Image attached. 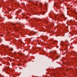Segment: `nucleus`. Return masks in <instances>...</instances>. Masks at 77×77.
Here are the masks:
<instances>
[{
  "label": "nucleus",
  "instance_id": "obj_27",
  "mask_svg": "<svg viewBox=\"0 0 77 77\" xmlns=\"http://www.w3.org/2000/svg\"><path fill=\"white\" fill-rule=\"evenodd\" d=\"M50 17H51V16H50V15L49 16Z\"/></svg>",
  "mask_w": 77,
  "mask_h": 77
},
{
  "label": "nucleus",
  "instance_id": "obj_1",
  "mask_svg": "<svg viewBox=\"0 0 77 77\" xmlns=\"http://www.w3.org/2000/svg\"><path fill=\"white\" fill-rule=\"evenodd\" d=\"M47 4L46 3L45 5V9H46V10H47Z\"/></svg>",
  "mask_w": 77,
  "mask_h": 77
},
{
  "label": "nucleus",
  "instance_id": "obj_4",
  "mask_svg": "<svg viewBox=\"0 0 77 77\" xmlns=\"http://www.w3.org/2000/svg\"><path fill=\"white\" fill-rule=\"evenodd\" d=\"M33 5H35V6H37V5H38V4L37 3H36V5H35V4L34 3H33Z\"/></svg>",
  "mask_w": 77,
  "mask_h": 77
},
{
  "label": "nucleus",
  "instance_id": "obj_24",
  "mask_svg": "<svg viewBox=\"0 0 77 77\" xmlns=\"http://www.w3.org/2000/svg\"><path fill=\"white\" fill-rule=\"evenodd\" d=\"M28 14L29 15H30V14H29V13H28Z\"/></svg>",
  "mask_w": 77,
  "mask_h": 77
},
{
  "label": "nucleus",
  "instance_id": "obj_34",
  "mask_svg": "<svg viewBox=\"0 0 77 77\" xmlns=\"http://www.w3.org/2000/svg\"><path fill=\"white\" fill-rule=\"evenodd\" d=\"M14 4H15V3H14Z\"/></svg>",
  "mask_w": 77,
  "mask_h": 77
},
{
  "label": "nucleus",
  "instance_id": "obj_6",
  "mask_svg": "<svg viewBox=\"0 0 77 77\" xmlns=\"http://www.w3.org/2000/svg\"><path fill=\"white\" fill-rule=\"evenodd\" d=\"M20 11H21V10H18V12H20Z\"/></svg>",
  "mask_w": 77,
  "mask_h": 77
},
{
  "label": "nucleus",
  "instance_id": "obj_22",
  "mask_svg": "<svg viewBox=\"0 0 77 77\" xmlns=\"http://www.w3.org/2000/svg\"><path fill=\"white\" fill-rule=\"evenodd\" d=\"M16 19H17V17H16Z\"/></svg>",
  "mask_w": 77,
  "mask_h": 77
},
{
  "label": "nucleus",
  "instance_id": "obj_10",
  "mask_svg": "<svg viewBox=\"0 0 77 77\" xmlns=\"http://www.w3.org/2000/svg\"><path fill=\"white\" fill-rule=\"evenodd\" d=\"M7 69H10V68L9 67H7Z\"/></svg>",
  "mask_w": 77,
  "mask_h": 77
},
{
  "label": "nucleus",
  "instance_id": "obj_26",
  "mask_svg": "<svg viewBox=\"0 0 77 77\" xmlns=\"http://www.w3.org/2000/svg\"><path fill=\"white\" fill-rule=\"evenodd\" d=\"M29 41H30L31 39H29Z\"/></svg>",
  "mask_w": 77,
  "mask_h": 77
},
{
  "label": "nucleus",
  "instance_id": "obj_20",
  "mask_svg": "<svg viewBox=\"0 0 77 77\" xmlns=\"http://www.w3.org/2000/svg\"><path fill=\"white\" fill-rule=\"evenodd\" d=\"M21 42L22 43H23V42H22V41H21Z\"/></svg>",
  "mask_w": 77,
  "mask_h": 77
},
{
  "label": "nucleus",
  "instance_id": "obj_5",
  "mask_svg": "<svg viewBox=\"0 0 77 77\" xmlns=\"http://www.w3.org/2000/svg\"><path fill=\"white\" fill-rule=\"evenodd\" d=\"M14 29H17V27L16 26H15L14 28Z\"/></svg>",
  "mask_w": 77,
  "mask_h": 77
},
{
  "label": "nucleus",
  "instance_id": "obj_28",
  "mask_svg": "<svg viewBox=\"0 0 77 77\" xmlns=\"http://www.w3.org/2000/svg\"><path fill=\"white\" fill-rule=\"evenodd\" d=\"M38 48V49H39V48Z\"/></svg>",
  "mask_w": 77,
  "mask_h": 77
},
{
  "label": "nucleus",
  "instance_id": "obj_3",
  "mask_svg": "<svg viewBox=\"0 0 77 77\" xmlns=\"http://www.w3.org/2000/svg\"><path fill=\"white\" fill-rule=\"evenodd\" d=\"M42 5L40 3V8H42Z\"/></svg>",
  "mask_w": 77,
  "mask_h": 77
},
{
  "label": "nucleus",
  "instance_id": "obj_8",
  "mask_svg": "<svg viewBox=\"0 0 77 77\" xmlns=\"http://www.w3.org/2000/svg\"><path fill=\"white\" fill-rule=\"evenodd\" d=\"M17 5L18 6H20V4H17Z\"/></svg>",
  "mask_w": 77,
  "mask_h": 77
},
{
  "label": "nucleus",
  "instance_id": "obj_2",
  "mask_svg": "<svg viewBox=\"0 0 77 77\" xmlns=\"http://www.w3.org/2000/svg\"><path fill=\"white\" fill-rule=\"evenodd\" d=\"M31 33L32 34V35H33V34H35V33H36V32H34L33 31H31Z\"/></svg>",
  "mask_w": 77,
  "mask_h": 77
},
{
  "label": "nucleus",
  "instance_id": "obj_21",
  "mask_svg": "<svg viewBox=\"0 0 77 77\" xmlns=\"http://www.w3.org/2000/svg\"><path fill=\"white\" fill-rule=\"evenodd\" d=\"M20 55H21V56H22V54H20Z\"/></svg>",
  "mask_w": 77,
  "mask_h": 77
},
{
  "label": "nucleus",
  "instance_id": "obj_23",
  "mask_svg": "<svg viewBox=\"0 0 77 77\" xmlns=\"http://www.w3.org/2000/svg\"><path fill=\"white\" fill-rule=\"evenodd\" d=\"M23 16H24V14H23Z\"/></svg>",
  "mask_w": 77,
  "mask_h": 77
},
{
  "label": "nucleus",
  "instance_id": "obj_7",
  "mask_svg": "<svg viewBox=\"0 0 77 77\" xmlns=\"http://www.w3.org/2000/svg\"><path fill=\"white\" fill-rule=\"evenodd\" d=\"M54 6H56V7H57V5H56L55 3H54Z\"/></svg>",
  "mask_w": 77,
  "mask_h": 77
},
{
  "label": "nucleus",
  "instance_id": "obj_15",
  "mask_svg": "<svg viewBox=\"0 0 77 77\" xmlns=\"http://www.w3.org/2000/svg\"><path fill=\"white\" fill-rule=\"evenodd\" d=\"M55 42H57V41H55Z\"/></svg>",
  "mask_w": 77,
  "mask_h": 77
},
{
  "label": "nucleus",
  "instance_id": "obj_19",
  "mask_svg": "<svg viewBox=\"0 0 77 77\" xmlns=\"http://www.w3.org/2000/svg\"><path fill=\"white\" fill-rule=\"evenodd\" d=\"M61 43H62V44H63V43L62 42H61Z\"/></svg>",
  "mask_w": 77,
  "mask_h": 77
},
{
  "label": "nucleus",
  "instance_id": "obj_32",
  "mask_svg": "<svg viewBox=\"0 0 77 77\" xmlns=\"http://www.w3.org/2000/svg\"><path fill=\"white\" fill-rule=\"evenodd\" d=\"M31 16H32V15H30Z\"/></svg>",
  "mask_w": 77,
  "mask_h": 77
},
{
  "label": "nucleus",
  "instance_id": "obj_29",
  "mask_svg": "<svg viewBox=\"0 0 77 77\" xmlns=\"http://www.w3.org/2000/svg\"><path fill=\"white\" fill-rule=\"evenodd\" d=\"M13 26H14V24H13Z\"/></svg>",
  "mask_w": 77,
  "mask_h": 77
},
{
  "label": "nucleus",
  "instance_id": "obj_12",
  "mask_svg": "<svg viewBox=\"0 0 77 77\" xmlns=\"http://www.w3.org/2000/svg\"><path fill=\"white\" fill-rule=\"evenodd\" d=\"M42 14H45V12L44 11H43V12H42Z\"/></svg>",
  "mask_w": 77,
  "mask_h": 77
},
{
  "label": "nucleus",
  "instance_id": "obj_11",
  "mask_svg": "<svg viewBox=\"0 0 77 77\" xmlns=\"http://www.w3.org/2000/svg\"><path fill=\"white\" fill-rule=\"evenodd\" d=\"M15 53H16L15 52H14V53L12 54H13V55L15 54Z\"/></svg>",
  "mask_w": 77,
  "mask_h": 77
},
{
  "label": "nucleus",
  "instance_id": "obj_31",
  "mask_svg": "<svg viewBox=\"0 0 77 77\" xmlns=\"http://www.w3.org/2000/svg\"><path fill=\"white\" fill-rule=\"evenodd\" d=\"M9 11H10V9H9Z\"/></svg>",
  "mask_w": 77,
  "mask_h": 77
},
{
  "label": "nucleus",
  "instance_id": "obj_13",
  "mask_svg": "<svg viewBox=\"0 0 77 77\" xmlns=\"http://www.w3.org/2000/svg\"><path fill=\"white\" fill-rule=\"evenodd\" d=\"M0 41L2 42V39L1 38H0Z\"/></svg>",
  "mask_w": 77,
  "mask_h": 77
},
{
  "label": "nucleus",
  "instance_id": "obj_18",
  "mask_svg": "<svg viewBox=\"0 0 77 77\" xmlns=\"http://www.w3.org/2000/svg\"><path fill=\"white\" fill-rule=\"evenodd\" d=\"M5 69H3V71H4L5 70Z\"/></svg>",
  "mask_w": 77,
  "mask_h": 77
},
{
  "label": "nucleus",
  "instance_id": "obj_14",
  "mask_svg": "<svg viewBox=\"0 0 77 77\" xmlns=\"http://www.w3.org/2000/svg\"><path fill=\"white\" fill-rule=\"evenodd\" d=\"M11 50L12 51V50H13V49H12V48H11Z\"/></svg>",
  "mask_w": 77,
  "mask_h": 77
},
{
  "label": "nucleus",
  "instance_id": "obj_25",
  "mask_svg": "<svg viewBox=\"0 0 77 77\" xmlns=\"http://www.w3.org/2000/svg\"><path fill=\"white\" fill-rule=\"evenodd\" d=\"M16 14H18V13H16Z\"/></svg>",
  "mask_w": 77,
  "mask_h": 77
},
{
  "label": "nucleus",
  "instance_id": "obj_16",
  "mask_svg": "<svg viewBox=\"0 0 77 77\" xmlns=\"http://www.w3.org/2000/svg\"><path fill=\"white\" fill-rule=\"evenodd\" d=\"M21 27L19 26V29H20V28H21Z\"/></svg>",
  "mask_w": 77,
  "mask_h": 77
},
{
  "label": "nucleus",
  "instance_id": "obj_30",
  "mask_svg": "<svg viewBox=\"0 0 77 77\" xmlns=\"http://www.w3.org/2000/svg\"><path fill=\"white\" fill-rule=\"evenodd\" d=\"M6 72V73H7V72Z\"/></svg>",
  "mask_w": 77,
  "mask_h": 77
},
{
  "label": "nucleus",
  "instance_id": "obj_9",
  "mask_svg": "<svg viewBox=\"0 0 77 77\" xmlns=\"http://www.w3.org/2000/svg\"><path fill=\"white\" fill-rule=\"evenodd\" d=\"M45 21L46 23H48V21L46 20Z\"/></svg>",
  "mask_w": 77,
  "mask_h": 77
},
{
  "label": "nucleus",
  "instance_id": "obj_17",
  "mask_svg": "<svg viewBox=\"0 0 77 77\" xmlns=\"http://www.w3.org/2000/svg\"><path fill=\"white\" fill-rule=\"evenodd\" d=\"M55 17H57V15H55Z\"/></svg>",
  "mask_w": 77,
  "mask_h": 77
},
{
  "label": "nucleus",
  "instance_id": "obj_33",
  "mask_svg": "<svg viewBox=\"0 0 77 77\" xmlns=\"http://www.w3.org/2000/svg\"><path fill=\"white\" fill-rule=\"evenodd\" d=\"M8 73V74H9V73Z\"/></svg>",
  "mask_w": 77,
  "mask_h": 77
}]
</instances>
